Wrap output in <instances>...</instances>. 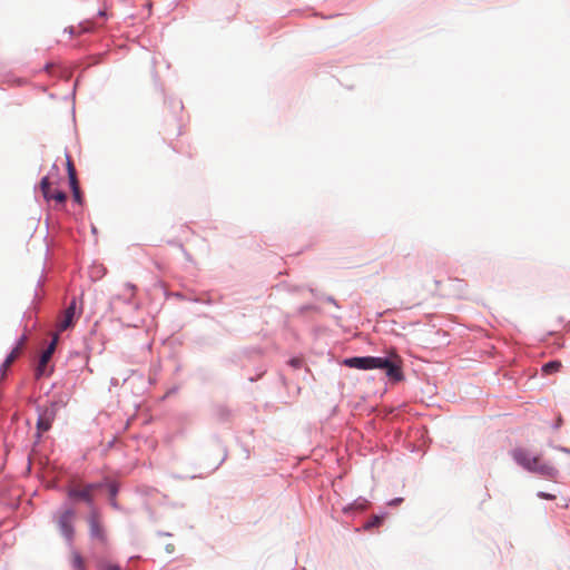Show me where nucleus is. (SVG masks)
<instances>
[{
    "instance_id": "1",
    "label": "nucleus",
    "mask_w": 570,
    "mask_h": 570,
    "mask_svg": "<svg viewBox=\"0 0 570 570\" xmlns=\"http://www.w3.org/2000/svg\"><path fill=\"white\" fill-rule=\"evenodd\" d=\"M344 366L357 370H384L386 376L392 382H401L404 380L402 372V362L395 356L393 358L387 356H354L347 357L342 361Z\"/></svg>"
},
{
    "instance_id": "2",
    "label": "nucleus",
    "mask_w": 570,
    "mask_h": 570,
    "mask_svg": "<svg viewBox=\"0 0 570 570\" xmlns=\"http://www.w3.org/2000/svg\"><path fill=\"white\" fill-rule=\"evenodd\" d=\"M76 517V511L72 507L65 504L62 507V511L60 512L57 524L61 535L65 538L68 544H71L75 537V527L73 520Z\"/></svg>"
},
{
    "instance_id": "3",
    "label": "nucleus",
    "mask_w": 570,
    "mask_h": 570,
    "mask_svg": "<svg viewBox=\"0 0 570 570\" xmlns=\"http://www.w3.org/2000/svg\"><path fill=\"white\" fill-rule=\"evenodd\" d=\"M87 522H88V527H89L90 539L98 541L102 544H106L108 541V537H107L105 527L102 525V523L100 521V514L97 511V509H94L92 511H90Z\"/></svg>"
},
{
    "instance_id": "4",
    "label": "nucleus",
    "mask_w": 570,
    "mask_h": 570,
    "mask_svg": "<svg viewBox=\"0 0 570 570\" xmlns=\"http://www.w3.org/2000/svg\"><path fill=\"white\" fill-rule=\"evenodd\" d=\"M511 455L514 460V462L520 465L522 469L527 470L528 472H532L539 458L535 455H531V453L525 449H514L511 452Z\"/></svg>"
},
{
    "instance_id": "5",
    "label": "nucleus",
    "mask_w": 570,
    "mask_h": 570,
    "mask_svg": "<svg viewBox=\"0 0 570 570\" xmlns=\"http://www.w3.org/2000/svg\"><path fill=\"white\" fill-rule=\"evenodd\" d=\"M56 344H57V341H56V338H53L49 343V345L42 351L40 358H39V363L36 367V377L37 379H40L41 376L49 374V373H47V364L50 361V358L52 357V354L56 350Z\"/></svg>"
},
{
    "instance_id": "6",
    "label": "nucleus",
    "mask_w": 570,
    "mask_h": 570,
    "mask_svg": "<svg viewBox=\"0 0 570 570\" xmlns=\"http://www.w3.org/2000/svg\"><path fill=\"white\" fill-rule=\"evenodd\" d=\"M136 286L131 283H126L124 285L122 292L120 294L114 295L110 298V303L116 305L118 303H122L125 305H131L135 296Z\"/></svg>"
},
{
    "instance_id": "7",
    "label": "nucleus",
    "mask_w": 570,
    "mask_h": 570,
    "mask_svg": "<svg viewBox=\"0 0 570 570\" xmlns=\"http://www.w3.org/2000/svg\"><path fill=\"white\" fill-rule=\"evenodd\" d=\"M68 498L69 499H80V500H82L90 508L91 511L94 509H96L94 497H92V494H90L88 492L86 487H83L82 489H76V488L69 489L68 490Z\"/></svg>"
},
{
    "instance_id": "8",
    "label": "nucleus",
    "mask_w": 570,
    "mask_h": 570,
    "mask_svg": "<svg viewBox=\"0 0 570 570\" xmlns=\"http://www.w3.org/2000/svg\"><path fill=\"white\" fill-rule=\"evenodd\" d=\"M76 308L77 298L72 297L68 307L65 309L63 320L59 324L60 331H66L72 324L73 317L76 315Z\"/></svg>"
},
{
    "instance_id": "9",
    "label": "nucleus",
    "mask_w": 570,
    "mask_h": 570,
    "mask_svg": "<svg viewBox=\"0 0 570 570\" xmlns=\"http://www.w3.org/2000/svg\"><path fill=\"white\" fill-rule=\"evenodd\" d=\"M532 473L540 474L550 480H556L559 475V471L554 466L549 463H540L539 461L537 462Z\"/></svg>"
},
{
    "instance_id": "10",
    "label": "nucleus",
    "mask_w": 570,
    "mask_h": 570,
    "mask_svg": "<svg viewBox=\"0 0 570 570\" xmlns=\"http://www.w3.org/2000/svg\"><path fill=\"white\" fill-rule=\"evenodd\" d=\"M38 413L37 419V432L35 434V438L37 441L41 440V435L43 432H47L51 429L52 420H50L48 416L43 415L41 412Z\"/></svg>"
},
{
    "instance_id": "11",
    "label": "nucleus",
    "mask_w": 570,
    "mask_h": 570,
    "mask_svg": "<svg viewBox=\"0 0 570 570\" xmlns=\"http://www.w3.org/2000/svg\"><path fill=\"white\" fill-rule=\"evenodd\" d=\"M106 488H107L108 494H109L110 507L117 511H120L121 507L116 500V497L119 493V484L116 481H111V482L106 483Z\"/></svg>"
},
{
    "instance_id": "12",
    "label": "nucleus",
    "mask_w": 570,
    "mask_h": 570,
    "mask_svg": "<svg viewBox=\"0 0 570 570\" xmlns=\"http://www.w3.org/2000/svg\"><path fill=\"white\" fill-rule=\"evenodd\" d=\"M368 500L363 497L356 498L353 502L346 504L342 511L345 514L352 513L353 511H363L367 508Z\"/></svg>"
},
{
    "instance_id": "13",
    "label": "nucleus",
    "mask_w": 570,
    "mask_h": 570,
    "mask_svg": "<svg viewBox=\"0 0 570 570\" xmlns=\"http://www.w3.org/2000/svg\"><path fill=\"white\" fill-rule=\"evenodd\" d=\"M37 412H41L43 415L48 416L50 420L55 421L58 411L52 407L50 404L48 406H40L38 405L36 407Z\"/></svg>"
},
{
    "instance_id": "14",
    "label": "nucleus",
    "mask_w": 570,
    "mask_h": 570,
    "mask_svg": "<svg viewBox=\"0 0 570 570\" xmlns=\"http://www.w3.org/2000/svg\"><path fill=\"white\" fill-rule=\"evenodd\" d=\"M67 404V399L65 395H58V396H55L53 400L50 401V405L52 407H55L57 411H59L60 409L65 407Z\"/></svg>"
},
{
    "instance_id": "15",
    "label": "nucleus",
    "mask_w": 570,
    "mask_h": 570,
    "mask_svg": "<svg viewBox=\"0 0 570 570\" xmlns=\"http://www.w3.org/2000/svg\"><path fill=\"white\" fill-rule=\"evenodd\" d=\"M67 171H68V178H69V184H75V181H77V175H76V169L73 167V164L71 163L69 156H67Z\"/></svg>"
},
{
    "instance_id": "16",
    "label": "nucleus",
    "mask_w": 570,
    "mask_h": 570,
    "mask_svg": "<svg viewBox=\"0 0 570 570\" xmlns=\"http://www.w3.org/2000/svg\"><path fill=\"white\" fill-rule=\"evenodd\" d=\"M40 189L42 191L45 199L50 200V184L49 178L47 176L41 179Z\"/></svg>"
},
{
    "instance_id": "17",
    "label": "nucleus",
    "mask_w": 570,
    "mask_h": 570,
    "mask_svg": "<svg viewBox=\"0 0 570 570\" xmlns=\"http://www.w3.org/2000/svg\"><path fill=\"white\" fill-rule=\"evenodd\" d=\"M560 366H561L560 362L550 361L542 366V371L547 374H551L553 372H557L560 368Z\"/></svg>"
},
{
    "instance_id": "18",
    "label": "nucleus",
    "mask_w": 570,
    "mask_h": 570,
    "mask_svg": "<svg viewBox=\"0 0 570 570\" xmlns=\"http://www.w3.org/2000/svg\"><path fill=\"white\" fill-rule=\"evenodd\" d=\"M109 481L106 479L101 482H91V483H87L85 487L86 489L88 490V492L91 494L94 490H98V489H102L106 487V483H108Z\"/></svg>"
},
{
    "instance_id": "19",
    "label": "nucleus",
    "mask_w": 570,
    "mask_h": 570,
    "mask_svg": "<svg viewBox=\"0 0 570 570\" xmlns=\"http://www.w3.org/2000/svg\"><path fill=\"white\" fill-rule=\"evenodd\" d=\"M72 567H73L76 570H85V568H83V560H82V557H81V556H80V553H78V552H75V553H73Z\"/></svg>"
},
{
    "instance_id": "20",
    "label": "nucleus",
    "mask_w": 570,
    "mask_h": 570,
    "mask_svg": "<svg viewBox=\"0 0 570 570\" xmlns=\"http://www.w3.org/2000/svg\"><path fill=\"white\" fill-rule=\"evenodd\" d=\"M50 199H55L57 203H65L67 194L62 190H55L53 193H50Z\"/></svg>"
},
{
    "instance_id": "21",
    "label": "nucleus",
    "mask_w": 570,
    "mask_h": 570,
    "mask_svg": "<svg viewBox=\"0 0 570 570\" xmlns=\"http://www.w3.org/2000/svg\"><path fill=\"white\" fill-rule=\"evenodd\" d=\"M97 569L98 570H121L118 564H114L110 562H104V561H101L97 564Z\"/></svg>"
},
{
    "instance_id": "22",
    "label": "nucleus",
    "mask_w": 570,
    "mask_h": 570,
    "mask_svg": "<svg viewBox=\"0 0 570 570\" xmlns=\"http://www.w3.org/2000/svg\"><path fill=\"white\" fill-rule=\"evenodd\" d=\"M69 185L72 190V196H73L75 202L81 203V194H80V189L78 186V180L75 181V184H69Z\"/></svg>"
},
{
    "instance_id": "23",
    "label": "nucleus",
    "mask_w": 570,
    "mask_h": 570,
    "mask_svg": "<svg viewBox=\"0 0 570 570\" xmlns=\"http://www.w3.org/2000/svg\"><path fill=\"white\" fill-rule=\"evenodd\" d=\"M383 515H374L370 521L366 522L365 528L370 529L381 524Z\"/></svg>"
},
{
    "instance_id": "24",
    "label": "nucleus",
    "mask_w": 570,
    "mask_h": 570,
    "mask_svg": "<svg viewBox=\"0 0 570 570\" xmlns=\"http://www.w3.org/2000/svg\"><path fill=\"white\" fill-rule=\"evenodd\" d=\"M537 497L540 498V499H544V500H554L556 499L554 494L547 493V492H543V491H539L537 493Z\"/></svg>"
},
{
    "instance_id": "25",
    "label": "nucleus",
    "mask_w": 570,
    "mask_h": 570,
    "mask_svg": "<svg viewBox=\"0 0 570 570\" xmlns=\"http://www.w3.org/2000/svg\"><path fill=\"white\" fill-rule=\"evenodd\" d=\"M19 353V346H14V348L10 352V354L6 357L9 362H13Z\"/></svg>"
},
{
    "instance_id": "26",
    "label": "nucleus",
    "mask_w": 570,
    "mask_h": 570,
    "mask_svg": "<svg viewBox=\"0 0 570 570\" xmlns=\"http://www.w3.org/2000/svg\"><path fill=\"white\" fill-rule=\"evenodd\" d=\"M402 502H403V498L397 497V498H394V499L390 500V501L387 502V505H390V507H396V505L401 504Z\"/></svg>"
},
{
    "instance_id": "27",
    "label": "nucleus",
    "mask_w": 570,
    "mask_h": 570,
    "mask_svg": "<svg viewBox=\"0 0 570 570\" xmlns=\"http://www.w3.org/2000/svg\"><path fill=\"white\" fill-rule=\"evenodd\" d=\"M562 425V417L558 416L557 421L552 424V429L558 430Z\"/></svg>"
},
{
    "instance_id": "28",
    "label": "nucleus",
    "mask_w": 570,
    "mask_h": 570,
    "mask_svg": "<svg viewBox=\"0 0 570 570\" xmlns=\"http://www.w3.org/2000/svg\"><path fill=\"white\" fill-rule=\"evenodd\" d=\"M289 364L293 366V367H299L301 366V361L298 358H292L289 361Z\"/></svg>"
},
{
    "instance_id": "29",
    "label": "nucleus",
    "mask_w": 570,
    "mask_h": 570,
    "mask_svg": "<svg viewBox=\"0 0 570 570\" xmlns=\"http://www.w3.org/2000/svg\"><path fill=\"white\" fill-rule=\"evenodd\" d=\"M556 449L560 452H563L566 454H570V448H566V446H556Z\"/></svg>"
},
{
    "instance_id": "30",
    "label": "nucleus",
    "mask_w": 570,
    "mask_h": 570,
    "mask_svg": "<svg viewBox=\"0 0 570 570\" xmlns=\"http://www.w3.org/2000/svg\"><path fill=\"white\" fill-rule=\"evenodd\" d=\"M10 364H11V362H9L8 360H4V361L2 362V364H1V365H2V368H3V374H6V373H7V368L10 366Z\"/></svg>"
},
{
    "instance_id": "31",
    "label": "nucleus",
    "mask_w": 570,
    "mask_h": 570,
    "mask_svg": "<svg viewBox=\"0 0 570 570\" xmlns=\"http://www.w3.org/2000/svg\"><path fill=\"white\" fill-rule=\"evenodd\" d=\"M26 341V335H21L18 341H17V345L16 346H19V348L21 347V345L24 343Z\"/></svg>"
},
{
    "instance_id": "32",
    "label": "nucleus",
    "mask_w": 570,
    "mask_h": 570,
    "mask_svg": "<svg viewBox=\"0 0 570 570\" xmlns=\"http://www.w3.org/2000/svg\"><path fill=\"white\" fill-rule=\"evenodd\" d=\"M326 301H327L328 303H331V304L335 305V306H338V305H337V303H336V301H335V298H334V297H332V296H327V297H326Z\"/></svg>"
},
{
    "instance_id": "33",
    "label": "nucleus",
    "mask_w": 570,
    "mask_h": 570,
    "mask_svg": "<svg viewBox=\"0 0 570 570\" xmlns=\"http://www.w3.org/2000/svg\"><path fill=\"white\" fill-rule=\"evenodd\" d=\"M157 534L160 535V537H170L171 535V533L164 532V531H158Z\"/></svg>"
},
{
    "instance_id": "34",
    "label": "nucleus",
    "mask_w": 570,
    "mask_h": 570,
    "mask_svg": "<svg viewBox=\"0 0 570 570\" xmlns=\"http://www.w3.org/2000/svg\"><path fill=\"white\" fill-rule=\"evenodd\" d=\"M98 16H99V17H102V18H104V17H106V16H107L106 10H105V9H100V10L98 11Z\"/></svg>"
},
{
    "instance_id": "35",
    "label": "nucleus",
    "mask_w": 570,
    "mask_h": 570,
    "mask_svg": "<svg viewBox=\"0 0 570 570\" xmlns=\"http://www.w3.org/2000/svg\"><path fill=\"white\" fill-rule=\"evenodd\" d=\"M309 308H311V306H308V305H304V306H302L299 309H301V312H305V311H307V309H309Z\"/></svg>"
},
{
    "instance_id": "36",
    "label": "nucleus",
    "mask_w": 570,
    "mask_h": 570,
    "mask_svg": "<svg viewBox=\"0 0 570 570\" xmlns=\"http://www.w3.org/2000/svg\"><path fill=\"white\" fill-rule=\"evenodd\" d=\"M104 271H105V269H104V267H102V266H98V267H97V273H104Z\"/></svg>"
},
{
    "instance_id": "37",
    "label": "nucleus",
    "mask_w": 570,
    "mask_h": 570,
    "mask_svg": "<svg viewBox=\"0 0 570 570\" xmlns=\"http://www.w3.org/2000/svg\"><path fill=\"white\" fill-rule=\"evenodd\" d=\"M6 374H3L2 365H0V377H3Z\"/></svg>"
},
{
    "instance_id": "38",
    "label": "nucleus",
    "mask_w": 570,
    "mask_h": 570,
    "mask_svg": "<svg viewBox=\"0 0 570 570\" xmlns=\"http://www.w3.org/2000/svg\"><path fill=\"white\" fill-rule=\"evenodd\" d=\"M111 384L112 385H117V380L116 379H111Z\"/></svg>"
}]
</instances>
